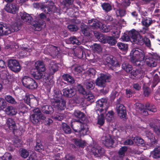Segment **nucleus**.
Instances as JSON below:
<instances>
[{
    "label": "nucleus",
    "mask_w": 160,
    "mask_h": 160,
    "mask_svg": "<svg viewBox=\"0 0 160 160\" xmlns=\"http://www.w3.org/2000/svg\"><path fill=\"white\" fill-rule=\"evenodd\" d=\"M51 102L52 105L58 110L62 111L66 108V102L62 98L61 92L58 90H54L53 98L52 99Z\"/></svg>",
    "instance_id": "f257e3e1"
},
{
    "label": "nucleus",
    "mask_w": 160,
    "mask_h": 160,
    "mask_svg": "<svg viewBox=\"0 0 160 160\" xmlns=\"http://www.w3.org/2000/svg\"><path fill=\"white\" fill-rule=\"evenodd\" d=\"M39 6L40 9L46 14L56 13L60 15L61 13V9L55 6L52 1H48L46 3H42Z\"/></svg>",
    "instance_id": "f03ea898"
},
{
    "label": "nucleus",
    "mask_w": 160,
    "mask_h": 160,
    "mask_svg": "<svg viewBox=\"0 0 160 160\" xmlns=\"http://www.w3.org/2000/svg\"><path fill=\"white\" fill-rule=\"evenodd\" d=\"M132 56L130 58V61L133 66L142 68L141 62L144 60L145 56L144 52L138 48L134 49L132 51Z\"/></svg>",
    "instance_id": "7ed1b4c3"
},
{
    "label": "nucleus",
    "mask_w": 160,
    "mask_h": 160,
    "mask_svg": "<svg viewBox=\"0 0 160 160\" xmlns=\"http://www.w3.org/2000/svg\"><path fill=\"white\" fill-rule=\"evenodd\" d=\"M33 113L30 115V120L34 125H37L41 120H45L46 117L42 113L40 109L36 108L32 110Z\"/></svg>",
    "instance_id": "20e7f679"
},
{
    "label": "nucleus",
    "mask_w": 160,
    "mask_h": 160,
    "mask_svg": "<svg viewBox=\"0 0 160 160\" xmlns=\"http://www.w3.org/2000/svg\"><path fill=\"white\" fill-rule=\"evenodd\" d=\"M22 82L24 86L29 89L34 90L38 86L35 80L28 76H24L22 79Z\"/></svg>",
    "instance_id": "39448f33"
},
{
    "label": "nucleus",
    "mask_w": 160,
    "mask_h": 160,
    "mask_svg": "<svg viewBox=\"0 0 160 160\" xmlns=\"http://www.w3.org/2000/svg\"><path fill=\"white\" fill-rule=\"evenodd\" d=\"M111 77L110 75L101 73L100 76L98 77L96 80V85L100 87L104 88L106 86V82L110 81V79ZM102 91H104V88L101 90V92Z\"/></svg>",
    "instance_id": "423d86ee"
},
{
    "label": "nucleus",
    "mask_w": 160,
    "mask_h": 160,
    "mask_svg": "<svg viewBox=\"0 0 160 160\" xmlns=\"http://www.w3.org/2000/svg\"><path fill=\"white\" fill-rule=\"evenodd\" d=\"M8 66L12 71L18 72H19L21 69V66L18 62L15 59H10L8 62Z\"/></svg>",
    "instance_id": "0eeeda50"
},
{
    "label": "nucleus",
    "mask_w": 160,
    "mask_h": 160,
    "mask_svg": "<svg viewBox=\"0 0 160 160\" xmlns=\"http://www.w3.org/2000/svg\"><path fill=\"white\" fill-rule=\"evenodd\" d=\"M117 112L121 119L126 120L128 118L126 108L123 104L117 105Z\"/></svg>",
    "instance_id": "6e6552de"
},
{
    "label": "nucleus",
    "mask_w": 160,
    "mask_h": 160,
    "mask_svg": "<svg viewBox=\"0 0 160 160\" xmlns=\"http://www.w3.org/2000/svg\"><path fill=\"white\" fill-rule=\"evenodd\" d=\"M22 22H26L30 24H32L34 21L32 14H29L25 12H20L19 13Z\"/></svg>",
    "instance_id": "1a4fd4ad"
},
{
    "label": "nucleus",
    "mask_w": 160,
    "mask_h": 160,
    "mask_svg": "<svg viewBox=\"0 0 160 160\" xmlns=\"http://www.w3.org/2000/svg\"><path fill=\"white\" fill-rule=\"evenodd\" d=\"M91 152L95 157H102L104 155L105 150L101 147L98 148L92 147L91 149Z\"/></svg>",
    "instance_id": "9d476101"
},
{
    "label": "nucleus",
    "mask_w": 160,
    "mask_h": 160,
    "mask_svg": "<svg viewBox=\"0 0 160 160\" xmlns=\"http://www.w3.org/2000/svg\"><path fill=\"white\" fill-rule=\"evenodd\" d=\"M88 23L90 28L93 29H100L102 25V23L101 22L95 19L89 20L88 21Z\"/></svg>",
    "instance_id": "9b49d317"
},
{
    "label": "nucleus",
    "mask_w": 160,
    "mask_h": 160,
    "mask_svg": "<svg viewBox=\"0 0 160 160\" xmlns=\"http://www.w3.org/2000/svg\"><path fill=\"white\" fill-rule=\"evenodd\" d=\"M4 9L8 12L15 14L18 12V8L15 3H7Z\"/></svg>",
    "instance_id": "f8f14e48"
},
{
    "label": "nucleus",
    "mask_w": 160,
    "mask_h": 160,
    "mask_svg": "<svg viewBox=\"0 0 160 160\" xmlns=\"http://www.w3.org/2000/svg\"><path fill=\"white\" fill-rule=\"evenodd\" d=\"M143 71L141 69L133 70L130 72V78L134 80L141 79L143 75Z\"/></svg>",
    "instance_id": "ddd939ff"
},
{
    "label": "nucleus",
    "mask_w": 160,
    "mask_h": 160,
    "mask_svg": "<svg viewBox=\"0 0 160 160\" xmlns=\"http://www.w3.org/2000/svg\"><path fill=\"white\" fill-rule=\"evenodd\" d=\"M102 141L103 144L108 148L112 147L114 142V140L109 135L103 136L102 138Z\"/></svg>",
    "instance_id": "4468645a"
},
{
    "label": "nucleus",
    "mask_w": 160,
    "mask_h": 160,
    "mask_svg": "<svg viewBox=\"0 0 160 160\" xmlns=\"http://www.w3.org/2000/svg\"><path fill=\"white\" fill-rule=\"evenodd\" d=\"M62 92L63 96L68 98H72L76 94L75 90L73 87H68L63 88Z\"/></svg>",
    "instance_id": "2eb2a0df"
},
{
    "label": "nucleus",
    "mask_w": 160,
    "mask_h": 160,
    "mask_svg": "<svg viewBox=\"0 0 160 160\" xmlns=\"http://www.w3.org/2000/svg\"><path fill=\"white\" fill-rule=\"evenodd\" d=\"M12 30L6 24L0 22V33L2 35H8L11 33Z\"/></svg>",
    "instance_id": "dca6fc26"
},
{
    "label": "nucleus",
    "mask_w": 160,
    "mask_h": 160,
    "mask_svg": "<svg viewBox=\"0 0 160 160\" xmlns=\"http://www.w3.org/2000/svg\"><path fill=\"white\" fill-rule=\"evenodd\" d=\"M70 123L72 129L75 132H77L79 131L80 127L84 123H81L79 119H72Z\"/></svg>",
    "instance_id": "f3484780"
},
{
    "label": "nucleus",
    "mask_w": 160,
    "mask_h": 160,
    "mask_svg": "<svg viewBox=\"0 0 160 160\" xmlns=\"http://www.w3.org/2000/svg\"><path fill=\"white\" fill-rule=\"evenodd\" d=\"M32 69L43 72L45 71L46 68L43 61H38L35 63L33 68Z\"/></svg>",
    "instance_id": "a211bd4d"
},
{
    "label": "nucleus",
    "mask_w": 160,
    "mask_h": 160,
    "mask_svg": "<svg viewBox=\"0 0 160 160\" xmlns=\"http://www.w3.org/2000/svg\"><path fill=\"white\" fill-rule=\"evenodd\" d=\"M75 55L80 59L82 58L84 56L86 57V55L84 49L81 46H79L76 48L74 50Z\"/></svg>",
    "instance_id": "6ab92c4d"
},
{
    "label": "nucleus",
    "mask_w": 160,
    "mask_h": 160,
    "mask_svg": "<svg viewBox=\"0 0 160 160\" xmlns=\"http://www.w3.org/2000/svg\"><path fill=\"white\" fill-rule=\"evenodd\" d=\"M6 123L10 130L12 131L14 134L15 131L17 130V127L15 121L12 118H9L7 120Z\"/></svg>",
    "instance_id": "aec40b11"
},
{
    "label": "nucleus",
    "mask_w": 160,
    "mask_h": 160,
    "mask_svg": "<svg viewBox=\"0 0 160 160\" xmlns=\"http://www.w3.org/2000/svg\"><path fill=\"white\" fill-rule=\"evenodd\" d=\"M48 68L49 72L52 74H54L58 70V66L55 61L51 60Z\"/></svg>",
    "instance_id": "412c9836"
},
{
    "label": "nucleus",
    "mask_w": 160,
    "mask_h": 160,
    "mask_svg": "<svg viewBox=\"0 0 160 160\" xmlns=\"http://www.w3.org/2000/svg\"><path fill=\"white\" fill-rule=\"evenodd\" d=\"M145 61L147 65L149 67H154L157 65V60L154 58L153 56L146 57Z\"/></svg>",
    "instance_id": "4be33fe9"
},
{
    "label": "nucleus",
    "mask_w": 160,
    "mask_h": 160,
    "mask_svg": "<svg viewBox=\"0 0 160 160\" xmlns=\"http://www.w3.org/2000/svg\"><path fill=\"white\" fill-rule=\"evenodd\" d=\"M42 112L47 114H52L54 112V109L50 105H43L42 107Z\"/></svg>",
    "instance_id": "5701e85b"
},
{
    "label": "nucleus",
    "mask_w": 160,
    "mask_h": 160,
    "mask_svg": "<svg viewBox=\"0 0 160 160\" xmlns=\"http://www.w3.org/2000/svg\"><path fill=\"white\" fill-rule=\"evenodd\" d=\"M5 111L7 114L10 116L15 115L17 113V108L12 106H7L5 109Z\"/></svg>",
    "instance_id": "b1692460"
},
{
    "label": "nucleus",
    "mask_w": 160,
    "mask_h": 160,
    "mask_svg": "<svg viewBox=\"0 0 160 160\" xmlns=\"http://www.w3.org/2000/svg\"><path fill=\"white\" fill-rule=\"evenodd\" d=\"M25 102L28 105L30 106L31 103H32L33 101L36 102V98L34 97V96L32 94L26 93V96L24 99Z\"/></svg>",
    "instance_id": "393cba45"
},
{
    "label": "nucleus",
    "mask_w": 160,
    "mask_h": 160,
    "mask_svg": "<svg viewBox=\"0 0 160 160\" xmlns=\"http://www.w3.org/2000/svg\"><path fill=\"white\" fill-rule=\"evenodd\" d=\"M79 131L77 132L79 133L80 137H83L86 135L88 131V128L87 124L84 123L82 124L81 127H80Z\"/></svg>",
    "instance_id": "a878e982"
},
{
    "label": "nucleus",
    "mask_w": 160,
    "mask_h": 160,
    "mask_svg": "<svg viewBox=\"0 0 160 160\" xmlns=\"http://www.w3.org/2000/svg\"><path fill=\"white\" fill-rule=\"evenodd\" d=\"M128 34L130 38L133 40V42H136L137 41L138 37L139 34V32L135 29H132L128 32Z\"/></svg>",
    "instance_id": "bb28decb"
},
{
    "label": "nucleus",
    "mask_w": 160,
    "mask_h": 160,
    "mask_svg": "<svg viewBox=\"0 0 160 160\" xmlns=\"http://www.w3.org/2000/svg\"><path fill=\"white\" fill-rule=\"evenodd\" d=\"M105 118L108 122H113L115 119V113L112 110L108 111L106 114Z\"/></svg>",
    "instance_id": "cd10ccee"
},
{
    "label": "nucleus",
    "mask_w": 160,
    "mask_h": 160,
    "mask_svg": "<svg viewBox=\"0 0 160 160\" xmlns=\"http://www.w3.org/2000/svg\"><path fill=\"white\" fill-rule=\"evenodd\" d=\"M34 23L33 26L35 28V30L37 31H40L42 30V27L43 25L45 24V22L42 20L39 19L38 21H35Z\"/></svg>",
    "instance_id": "c85d7f7f"
},
{
    "label": "nucleus",
    "mask_w": 160,
    "mask_h": 160,
    "mask_svg": "<svg viewBox=\"0 0 160 160\" xmlns=\"http://www.w3.org/2000/svg\"><path fill=\"white\" fill-rule=\"evenodd\" d=\"M63 79L70 84H73L74 83L75 81L74 78L68 74H64L62 76Z\"/></svg>",
    "instance_id": "c756f323"
},
{
    "label": "nucleus",
    "mask_w": 160,
    "mask_h": 160,
    "mask_svg": "<svg viewBox=\"0 0 160 160\" xmlns=\"http://www.w3.org/2000/svg\"><path fill=\"white\" fill-rule=\"evenodd\" d=\"M43 72L39 71L37 70H35L34 69H31V73L33 77L36 79H40L43 78Z\"/></svg>",
    "instance_id": "7c9ffc66"
},
{
    "label": "nucleus",
    "mask_w": 160,
    "mask_h": 160,
    "mask_svg": "<svg viewBox=\"0 0 160 160\" xmlns=\"http://www.w3.org/2000/svg\"><path fill=\"white\" fill-rule=\"evenodd\" d=\"M81 30L82 33L86 36H90V33L89 31V28L88 27L83 23L81 24Z\"/></svg>",
    "instance_id": "2f4dec72"
},
{
    "label": "nucleus",
    "mask_w": 160,
    "mask_h": 160,
    "mask_svg": "<svg viewBox=\"0 0 160 160\" xmlns=\"http://www.w3.org/2000/svg\"><path fill=\"white\" fill-rule=\"evenodd\" d=\"M73 115L75 117L80 119L82 121L85 120V115L80 110H75L74 111Z\"/></svg>",
    "instance_id": "473e14b6"
},
{
    "label": "nucleus",
    "mask_w": 160,
    "mask_h": 160,
    "mask_svg": "<svg viewBox=\"0 0 160 160\" xmlns=\"http://www.w3.org/2000/svg\"><path fill=\"white\" fill-rule=\"evenodd\" d=\"M145 107L148 111L153 112H157V109L156 107L149 102H147L145 105Z\"/></svg>",
    "instance_id": "72a5a7b5"
},
{
    "label": "nucleus",
    "mask_w": 160,
    "mask_h": 160,
    "mask_svg": "<svg viewBox=\"0 0 160 160\" xmlns=\"http://www.w3.org/2000/svg\"><path fill=\"white\" fill-rule=\"evenodd\" d=\"M107 104V100L104 98H102L96 102V105L98 108L103 107L104 106H106Z\"/></svg>",
    "instance_id": "f704fd0d"
},
{
    "label": "nucleus",
    "mask_w": 160,
    "mask_h": 160,
    "mask_svg": "<svg viewBox=\"0 0 160 160\" xmlns=\"http://www.w3.org/2000/svg\"><path fill=\"white\" fill-rule=\"evenodd\" d=\"M73 142L76 146L79 148H83L85 146V141L81 139L74 138L73 139Z\"/></svg>",
    "instance_id": "c9c22d12"
},
{
    "label": "nucleus",
    "mask_w": 160,
    "mask_h": 160,
    "mask_svg": "<svg viewBox=\"0 0 160 160\" xmlns=\"http://www.w3.org/2000/svg\"><path fill=\"white\" fill-rule=\"evenodd\" d=\"M97 124L99 125L100 126H102L105 122V117L103 113H101L98 115L97 118Z\"/></svg>",
    "instance_id": "e433bc0d"
},
{
    "label": "nucleus",
    "mask_w": 160,
    "mask_h": 160,
    "mask_svg": "<svg viewBox=\"0 0 160 160\" xmlns=\"http://www.w3.org/2000/svg\"><path fill=\"white\" fill-rule=\"evenodd\" d=\"M142 22L143 25L146 27H148L152 24V21L151 18L145 17L143 18Z\"/></svg>",
    "instance_id": "4c0bfd02"
},
{
    "label": "nucleus",
    "mask_w": 160,
    "mask_h": 160,
    "mask_svg": "<svg viewBox=\"0 0 160 160\" xmlns=\"http://www.w3.org/2000/svg\"><path fill=\"white\" fill-rule=\"evenodd\" d=\"M21 54L23 56H28L29 55L30 52L32 51V49L30 48L25 47L23 46H22L21 47Z\"/></svg>",
    "instance_id": "58836bf2"
},
{
    "label": "nucleus",
    "mask_w": 160,
    "mask_h": 160,
    "mask_svg": "<svg viewBox=\"0 0 160 160\" xmlns=\"http://www.w3.org/2000/svg\"><path fill=\"white\" fill-rule=\"evenodd\" d=\"M137 107L140 110L142 114L145 116H148L149 114L147 111V109L146 108H144V105L141 103H138Z\"/></svg>",
    "instance_id": "ea45409f"
},
{
    "label": "nucleus",
    "mask_w": 160,
    "mask_h": 160,
    "mask_svg": "<svg viewBox=\"0 0 160 160\" xmlns=\"http://www.w3.org/2000/svg\"><path fill=\"white\" fill-rule=\"evenodd\" d=\"M85 85L87 89L92 90L95 87V84L94 81H88L85 82Z\"/></svg>",
    "instance_id": "a19ab883"
},
{
    "label": "nucleus",
    "mask_w": 160,
    "mask_h": 160,
    "mask_svg": "<svg viewBox=\"0 0 160 160\" xmlns=\"http://www.w3.org/2000/svg\"><path fill=\"white\" fill-rule=\"evenodd\" d=\"M153 157L154 158H160V147H158L154 148L152 152Z\"/></svg>",
    "instance_id": "79ce46f5"
},
{
    "label": "nucleus",
    "mask_w": 160,
    "mask_h": 160,
    "mask_svg": "<svg viewBox=\"0 0 160 160\" xmlns=\"http://www.w3.org/2000/svg\"><path fill=\"white\" fill-rule=\"evenodd\" d=\"M103 10L107 12H108L112 10L111 5L108 2H104L101 5Z\"/></svg>",
    "instance_id": "37998d69"
},
{
    "label": "nucleus",
    "mask_w": 160,
    "mask_h": 160,
    "mask_svg": "<svg viewBox=\"0 0 160 160\" xmlns=\"http://www.w3.org/2000/svg\"><path fill=\"white\" fill-rule=\"evenodd\" d=\"M5 99L7 102L12 104H15L17 103L15 98L10 95H6Z\"/></svg>",
    "instance_id": "c03bdc74"
},
{
    "label": "nucleus",
    "mask_w": 160,
    "mask_h": 160,
    "mask_svg": "<svg viewBox=\"0 0 160 160\" xmlns=\"http://www.w3.org/2000/svg\"><path fill=\"white\" fill-rule=\"evenodd\" d=\"M133 140L135 143L139 144L138 145L143 147L145 146V142L144 141L139 137H136L134 138Z\"/></svg>",
    "instance_id": "a18cd8bd"
},
{
    "label": "nucleus",
    "mask_w": 160,
    "mask_h": 160,
    "mask_svg": "<svg viewBox=\"0 0 160 160\" xmlns=\"http://www.w3.org/2000/svg\"><path fill=\"white\" fill-rule=\"evenodd\" d=\"M122 69L127 72H129L132 69V66L128 63H124L122 65Z\"/></svg>",
    "instance_id": "49530a36"
},
{
    "label": "nucleus",
    "mask_w": 160,
    "mask_h": 160,
    "mask_svg": "<svg viewBox=\"0 0 160 160\" xmlns=\"http://www.w3.org/2000/svg\"><path fill=\"white\" fill-rule=\"evenodd\" d=\"M111 29V27L109 25H106L102 23L100 31L103 33H107L109 32Z\"/></svg>",
    "instance_id": "de8ad7c7"
},
{
    "label": "nucleus",
    "mask_w": 160,
    "mask_h": 160,
    "mask_svg": "<svg viewBox=\"0 0 160 160\" xmlns=\"http://www.w3.org/2000/svg\"><path fill=\"white\" fill-rule=\"evenodd\" d=\"M116 40L112 37L108 36L106 37V43H108L111 45H114L117 42Z\"/></svg>",
    "instance_id": "09e8293b"
},
{
    "label": "nucleus",
    "mask_w": 160,
    "mask_h": 160,
    "mask_svg": "<svg viewBox=\"0 0 160 160\" xmlns=\"http://www.w3.org/2000/svg\"><path fill=\"white\" fill-rule=\"evenodd\" d=\"M92 49L94 52L99 53L102 51V48L101 46L96 43H95L92 46Z\"/></svg>",
    "instance_id": "8fccbe9b"
},
{
    "label": "nucleus",
    "mask_w": 160,
    "mask_h": 160,
    "mask_svg": "<svg viewBox=\"0 0 160 160\" xmlns=\"http://www.w3.org/2000/svg\"><path fill=\"white\" fill-rule=\"evenodd\" d=\"M35 150L39 152H41L44 151V147L41 142H36V146L34 147Z\"/></svg>",
    "instance_id": "3c124183"
},
{
    "label": "nucleus",
    "mask_w": 160,
    "mask_h": 160,
    "mask_svg": "<svg viewBox=\"0 0 160 160\" xmlns=\"http://www.w3.org/2000/svg\"><path fill=\"white\" fill-rule=\"evenodd\" d=\"M118 48L122 51H126L128 49V45L122 42H118L117 43Z\"/></svg>",
    "instance_id": "603ef678"
},
{
    "label": "nucleus",
    "mask_w": 160,
    "mask_h": 160,
    "mask_svg": "<svg viewBox=\"0 0 160 160\" xmlns=\"http://www.w3.org/2000/svg\"><path fill=\"white\" fill-rule=\"evenodd\" d=\"M18 109L19 112L20 113L23 114L27 112V107L23 103H20Z\"/></svg>",
    "instance_id": "864d4df0"
},
{
    "label": "nucleus",
    "mask_w": 160,
    "mask_h": 160,
    "mask_svg": "<svg viewBox=\"0 0 160 160\" xmlns=\"http://www.w3.org/2000/svg\"><path fill=\"white\" fill-rule=\"evenodd\" d=\"M62 128L64 132L66 134H70L71 132L70 127L66 123L62 124Z\"/></svg>",
    "instance_id": "5fc2aeb1"
},
{
    "label": "nucleus",
    "mask_w": 160,
    "mask_h": 160,
    "mask_svg": "<svg viewBox=\"0 0 160 160\" xmlns=\"http://www.w3.org/2000/svg\"><path fill=\"white\" fill-rule=\"evenodd\" d=\"M128 148L125 146L122 147L119 150L118 152V154L121 157L124 156L125 152L127 151Z\"/></svg>",
    "instance_id": "6e6d98bb"
},
{
    "label": "nucleus",
    "mask_w": 160,
    "mask_h": 160,
    "mask_svg": "<svg viewBox=\"0 0 160 160\" xmlns=\"http://www.w3.org/2000/svg\"><path fill=\"white\" fill-rule=\"evenodd\" d=\"M11 28L12 32H17L21 29V26L20 24L16 23L12 25Z\"/></svg>",
    "instance_id": "4d7b16f0"
},
{
    "label": "nucleus",
    "mask_w": 160,
    "mask_h": 160,
    "mask_svg": "<svg viewBox=\"0 0 160 160\" xmlns=\"http://www.w3.org/2000/svg\"><path fill=\"white\" fill-rule=\"evenodd\" d=\"M69 40L72 44H76L79 45L80 44V42L78 40L75 36L71 37L69 38Z\"/></svg>",
    "instance_id": "13d9d810"
},
{
    "label": "nucleus",
    "mask_w": 160,
    "mask_h": 160,
    "mask_svg": "<svg viewBox=\"0 0 160 160\" xmlns=\"http://www.w3.org/2000/svg\"><path fill=\"white\" fill-rule=\"evenodd\" d=\"M54 119L56 120L61 121L64 119V116L63 114L57 113L53 116Z\"/></svg>",
    "instance_id": "bf43d9fd"
},
{
    "label": "nucleus",
    "mask_w": 160,
    "mask_h": 160,
    "mask_svg": "<svg viewBox=\"0 0 160 160\" xmlns=\"http://www.w3.org/2000/svg\"><path fill=\"white\" fill-rule=\"evenodd\" d=\"M97 38L101 42L103 43H106V37H105L103 34L101 33L98 34Z\"/></svg>",
    "instance_id": "052dcab7"
},
{
    "label": "nucleus",
    "mask_w": 160,
    "mask_h": 160,
    "mask_svg": "<svg viewBox=\"0 0 160 160\" xmlns=\"http://www.w3.org/2000/svg\"><path fill=\"white\" fill-rule=\"evenodd\" d=\"M138 36V37L137 40L138 44H139L140 45H143L145 43V38H143L139 34Z\"/></svg>",
    "instance_id": "680f3d73"
},
{
    "label": "nucleus",
    "mask_w": 160,
    "mask_h": 160,
    "mask_svg": "<svg viewBox=\"0 0 160 160\" xmlns=\"http://www.w3.org/2000/svg\"><path fill=\"white\" fill-rule=\"evenodd\" d=\"M121 39L123 41L128 42L130 41V38L128 34V32H126L124 33L122 36Z\"/></svg>",
    "instance_id": "e2e57ef3"
},
{
    "label": "nucleus",
    "mask_w": 160,
    "mask_h": 160,
    "mask_svg": "<svg viewBox=\"0 0 160 160\" xmlns=\"http://www.w3.org/2000/svg\"><path fill=\"white\" fill-rule=\"evenodd\" d=\"M68 28L71 32L76 31L78 29L77 26L76 25L69 24L68 26Z\"/></svg>",
    "instance_id": "0e129e2a"
},
{
    "label": "nucleus",
    "mask_w": 160,
    "mask_h": 160,
    "mask_svg": "<svg viewBox=\"0 0 160 160\" xmlns=\"http://www.w3.org/2000/svg\"><path fill=\"white\" fill-rule=\"evenodd\" d=\"M2 160H13L11 155L8 153H6L2 157Z\"/></svg>",
    "instance_id": "69168bd1"
},
{
    "label": "nucleus",
    "mask_w": 160,
    "mask_h": 160,
    "mask_svg": "<svg viewBox=\"0 0 160 160\" xmlns=\"http://www.w3.org/2000/svg\"><path fill=\"white\" fill-rule=\"evenodd\" d=\"M106 61L108 63L110 64L112 66L114 65L115 62V60L113 59L112 56H110L107 57L106 59Z\"/></svg>",
    "instance_id": "338daca9"
},
{
    "label": "nucleus",
    "mask_w": 160,
    "mask_h": 160,
    "mask_svg": "<svg viewBox=\"0 0 160 160\" xmlns=\"http://www.w3.org/2000/svg\"><path fill=\"white\" fill-rule=\"evenodd\" d=\"M77 88L79 93L83 95H85L87 94V92L84 88L83 86L80 84H79L77 86Z\"/></svg>",
    "instance_id": "774afa93"
}]
</instances>
